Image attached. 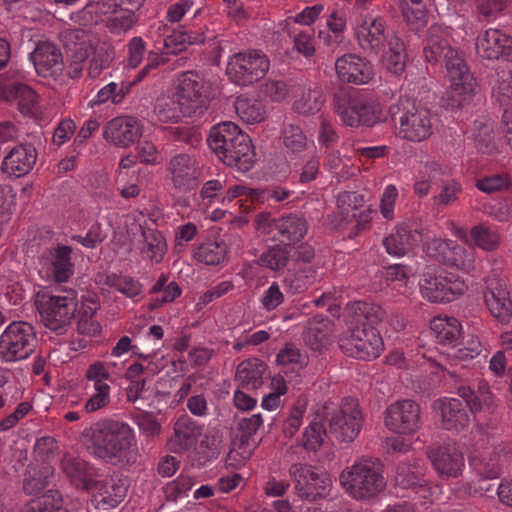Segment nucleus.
Segmentation results:
<instances>
[{
	"instance_id": "obj_1",
	"label": "nucleus",
	"mask_w": 512,
	"mask_h": 512,
	"mask_svg": "<svg viewBox=\"0 0 512 512\" xmlns=\"http://www.w3.org/2000/svg\"><path fill=\"white\" fill-rule=\"evenodd\" d=\"M81 437L87 451L95 458L123 465L137 461V441L127 423L104 419L86 428Z\"/></svg>"
},
{
	"instance_id": "obj_2",
	"label": "nucleus",
	"mask_w": 512,
	"mask_h": 512,
	"mask_svg": "<svg viewBox=\"0 0 512 512\" xmlns=\"http://www.w3.org/2000/svg\"><path fill=\"white\" fill-rule=\"evenodd\" d=\"M424 56L431 63L444 60L452 98L459 104L469 100L476 93L475 78L459 53L451 47L449 33L441 25L434 24L428 29Z\"/></svg>"
},
{
	"instance_id": "obj_3",
	"label": "nucleus",
	"mask_w": 512,
	"mask_h": 512,
	"mask_svg": "<svg viewBox=\"0 0 512 512\" xmlns=\"http://www.w3.org/2000/svg\"><path fill=\"white\" fill-rule=\"evenodd\" d=\"M339 484L345 494L358 502H371L386 489L387 481L381 461L373 457H360L339 475Z\"/></svg>"
},
{
	"instance_id": "obj_4",
	"label": "nucleus",
	"mask_w": 512,
	"mask_h": 512,
	"mask_svg": "<svg viewBox=\"0 0 512 512\" xmlns=\"http://www.w3.org/2000/svg\"><path fill=\"white\" fill-rule=\"evenodd\" d=\"M208 145L227 166L241 172L249 171L254 165L255 152L249 136L230 121L213 126Z\"/></svg>"
},
{
	"instance_id": "obj_5",
	"label": "nucleus",
	"mask_w": 512,
	"mask_h": 512,
	"mask_svg": "<svg viewBox=\"0 0 512 512\" xmlns=\"http://www.w3.org/2000/svg\"><path fill=\"white\" fill-rule=\"evenodd\" d=\"M34 304L44 327L57 335H63L75 317L78 303L73 289H41L34 295Z\"/></svg>"
},
{
	"instance_id": "obj_6",
	"label": "nucleus",
	"mask_w": 512,
	"mask_h": 512,
	"mask_svg": "<svg viewBox=\"0 0 512 512\" xmlns=\"http://www.w3.org/2000/svg\"><path fill=\"white\" fill-rule=\"evenodd\" d=\"M333 107L343 125L353 128L373 127L386 119L384 105L369 94L336 95Z\"/></svg>"
},
{
	"instance_id": "obj_7",
	"label": "nucleus",
	"mask_w": 512,
	"mask_h": 512,
	"mask_svg": "<svg viewBox=\"0 0 512 512\" xmlns=\"http://www.w3.org/2000/svg\"><path fill=\"white\" fill-rule=\"evenodd\" d=\"M317 416L325 418L332 434L340 442H352L360 433L362 413L359 403L354 398H344L340 406L324 403L316 409Z\"/></svg>"
},
{
	"instance_id": "obj_8",
	"label": "nucleus",
	"mask_w": 512,
	"mask_h": 512,
	"mask_svg": "<svg viewBox=\"0 0 512 512\" xmlns=\"http://www.w3.org/2000/svg\"><path fill=\"white\" fill-rule=\"evenodd\" d=\"M253 225L261 235L291 246L300 242L309 228L305 217L295 213L273 218L268 212H260L255 215Z\"/></svg>"
},
{
	"instance_id": "obj_9",
	"label": "nucleus",
	"mask_w": 512,
	"mask_h": 512,
	"mask_svg": "<svg viewBox=\"0 0 512 512\" xmlns=\"http://www.w3.org/2000/svg\"><path fill=\"white\" fill-rule=\"evenodd\" d=\"M399 116L392 111L397 121V134L406 141L419 143L427 140L433 134V119L431 111L423 106H417L407 98H400L396 105Z\"/></svg>"
},
{
	"instance_id": "obj_10",
	"label": "nucleus",
	"mask_w": 512,
	"mask_h": 512,
	"mask_svg": "<svg viewBox=\"0 0 512 512\" xmlns=\"http://www.w3.org/2000/svg\"><path fill=\"white\" fill-rule=\"evenodd\" d=\"M34 327L25 321H13L0 336V359L16 362L28 358L36 347Z\"/></svg>"
},
{
	"instance_id": "obj_11",
	"label": "nucleus",
	"mask_w": 512,
	"mask_h": 512,
	"mask_svg": "<svg viewBox=\"0 0 512 512\" xmlns=\"http://www.w3.org/2000/svg\"><path fill=\"white\" fill-rule=\"evenodd\" d=\"M288 473L294 483L295 492L301 499L313 502L327 495L331 480L326 473L314 466L294 463L289 467Z\"/></svg>"
},
{
	"instance_id": "obj_12",
	"label": "nucleus",
	"mask_w": 512,
	"mask_h": 512,
	"mask_svg": "<svg viewBox=\"0 0 512 512\" xmlns=\"http://www.w3.org/2000/svg\"><path fill=\"white\" fill-rule=\"evenodd\" d=\"M339 346L346 355L366 361L378 358L384 350L383 339L372 325L356 327L340 338Z\"/></svg>"
},
{
	"instance_id": "obj_13",
	"label": "nucleus",
	"mask_w": 512,
	"mask_h": 512,
	"mask_svg": "<svg viewBox=\"0 0 512 512\" xmlns=\"http://www.w3.org/2000/svg\"><path fill=\"white\" fill-rule=\"evenodd\" d=\"M269 59L256 50L233 55L227 64L229 79L238 85H249L262 79L269 70Z\"/></svg>"
},
{
	"instance_id": "obj_14",
	"label": "nucleus",
	"mask_w": 512,
	"mask_h": 512,
	"mask_svg": "<svg viewBox=\"0 0 512 512\" xmlns=\"http://www.w3.org/2000/svg\"><path fill=\"white\" fill-rule=\"evenodd\" d=\"M422 296L432 303H447L463 295L468 289L457 275H435L425 272L419 283Z\"/></svg>"
},
{
	"instance_id": "obj_15",
	"label": "nucleus",
	"mask_w": 512,
	"mask_h": 512,
	"mask_svg": "<svg viewBox=\"0 0 512 512\" xmlns=\"http://www.w3.org/2000/svg\"><path fill=\"white\" fill-rule=\"evenodd\" d=\"M385 426L398 434H413L421 427V409L410 399L396 401L385 410Z\"/></svg>"
},
{
	"instance_id": "obj_16",
	"label": "nucleus",
	"mask_w": 512,
	"mask_h": 512,
	"mask_svg": "<svg viewBox=\"0 0 512 512\" xmlns=\"http://www.w3.org/2000/svg\"><path fill=\"white\" fill-rule=\"evenodd\" d=\"M71 256L72 248L67 245L57 244L45 249L39 256L40 272L54 282H67L74 273Z\"/></svg>"
},
{
	"instance_id": "obj_17",
	"label": "nucleus",
	"mask_w": 512,
	"mask_h": 512,
	"mask_svg": "<svg viewBox=\"0 0 512 512\" xmlns=\"http://www.w3.org/2000/svg\"><path fill=\"white\" fill-rule=\"evenodd\" d=\"M167 171L173 188L178 192H189L199 184V169L193 155H174L168 162Z\"/></svg>"
},
{
	"instance_id": "obj_18",
	"label": "nucleus",
	"mask_w": 512,
	"mask_h": 512,
	"mask_svg": "<svg viewBox=\"0 0 512 512\" xmlns=\"http://www.w3.org/2000/svg\"><path fill=\"white\" fill-rule=\"evenodd\" d=\"M142 136L140 122L132 116H118L106 123L103 138L113 146L129 148Z\"/></svg>"
},
{
	"instance_id": "obj_19",
	"label": "nucleus",
	"mask_w": 512,
	"mask_h": 512,
	"mask_svg": "<svg viewBox=\"0 0 512 512\" xmlns=\"http://www.w3.org/2000/svg\"><path fill=\"white\" fill-rule=\"evenodd\" d=\"M427 456L437 473L446 478L458 477L465 465L462 452L451 442L430 447Z\"/></svg>"
},
{
	"instance_id": "obj_20",
	"label": "nucleus",
	"mask_w": 512,
	"mask_h": 512,
	"mask_svg": "<svg viewBox=\"0 0 512 512\" xmlns=\"http://www.w3.org/2000/svg\"><path fill=\"white\" fill-rule=\"evenodd\" d=\"M386 21L380 16L365 18L355 28V37L360 48L367 55L377 56L387 40Z\"/></svg>"
},
{
	"instance_id": "obj_21",
	"label": "nucleus",
	"mask_w": 512,
	"mask_h": 512,
	"mask_svg": "<svg viewBox=\"0 0 512 512\" xmlns=\"http://www.w3.org/2000/svg\"><path fill=\"white\" fill-rule=\"evenodd\" d=\"M432 408L439 414L441 425L446 430L459 432L470 424V410L457 398L437 399L433 402Z\"/></svg>"
},
{
	"instance_id": "obj_22",
	"label": "nucleus",
	"mask_w": 512,
	"mask_h": 512,
	"mask_svg": "<svg viewBox=\"0 0 512 512\" xmlns=\"http://www.w3.org/2000/svg\"><path fill=\"white\" fill-rule=\"evenodd\" d=\"M203 80L192 71L182 73L179 78L176 96L195 116L202 114L206 105V96L203 92Z\"/></svg>"
},
{
	"instance_id": "obj_23",
	"label": "nucleus",
	"mask_w": 512,
	"mask_h": 512,
	"mask_svg": "<svg viewBox=\"0 0 512 512\" xmlns=\"http://www.w3.org/2000/svg\"><path fill=\"white\" fill-rule=\"evenodd\" d=\"M335 70L341 81L355 85L368 83L374 74L372 66L355 54L339 57L335 62Z\"/></svg>"
},
{
	"instance_id": "obj_24",
	"label": "nucleus",
	"mask_w": 512,
	"mask_h": 512,
	"mask_svg": "<svg viewBox=\"0 0 512 512\" xmlns=\"http://www.w3.org/2000/svg\"><path fill=\"white\" fill-rule=\"evenodd\" d=\"M31 59L36 72L43 77L54 76L62 71V53L52 42H39L31 53Z\"/></svg>"
},
{
	"instance_id": "obj_25",
	"label": "nucleus",
	"mask_w": 512,
	"mask_h": 512,
	"mask_svg": "<svg viewBox=\"0 0 512 512\" xmlns=\"http://www.w3.org/2000/svg\"><path fill=\"white\" fill-rule=\"evenodd\" d=\"M36 160L37 152L32 145L19 144L4 157L1 169L4 173L19 178L32 170Z\"/></svg>"
},
{
	"instance_id": "obj_26",
	"label": "nucleus",
	"mask_w": 512,
	"mask_h": 512,
	"mask_svg": "<svg viewBox=\"0 0 512 512\" xmlns=\"http://www.w3.org/2000/svg\"><path fill=\"white\" fill-rule=\"evenodd\" d=\"M202 434V426L188 415L180 416L174 423V434L169 440L170 449L181 453L193 448Z\"/></svg>"
},
{
	"instance_id": "obj_27",
	"label": "nucleus",
	"mask_w": 512,
	"mask_h": 512,
	"mask_svg": "<svg viewBox=\"0 0 512 512\" xmlns=\"http://www.w3.org/2000/svg\"><path fill=\"white\" fill-rule=\"evenodd\" d=\"M292 93L294 98L292 109L303 116L315 115L326 101L323 90L317 85H298L294 87Z\"/></svg>"
},
{
	"instance_id": "obj_28",
	"label": "nucleus",
	"mask_w": 512,
	"mask_h": 512,
	"mask_svg": "<svg viewBox=\"0 0 512 512\" xmlns=\"http://www.w3.org/2000/svg\"><path fill=\"white\" fill-rule=\"evenodd\" d=\"M119 11L117 0H89L73 17L81 26H95Z\"/></svg>"
},
{
	"instance_id": "obj_29",
	"label": "nucleus",
	"mask_w": 512,
	"mask_h": 512,
	"mask_svg": "<svg viewBox=\"0 0 512 512\" xmlns=\"http://www.w3.org/2000/svg\"><path fill=\"white\" fill-rule=\"evenodd\" d=\"M61 466L63 472L77 488L85 491L97 488V481L95 480L96 471L84 460L65 456L62 459Z\"/></svg>"
},
{
	"instance_id": "obj_30",
	"label": "nucleus",
	"mask_w": 512,
	"mask_h": 512,
	"mask_svg": "<svg viewBox=\"0 0 512 512\" xmlns=\"http://www.w3.org/2000/svg\"><path fill=\"white\" fill-rule=\"evenodd\" d=\"M423 240V235L417 229L408 226H397L395 231L383 240L388 254L401 257L413 250Z\"/></svg>"
},
{
	"instance_id": "obj_31",
	"label": "nucleus",
	"mask_w": 512,
	"mask_h": 512,
	"mask_svg": "<svg viewBox=\"0 0 512 512\" xmlns=\"http://www.w3.org/2000/svg\"><path fill=\"white\" fill-rule=\"evenodd\" d=\"M484 302L497 322L507 325L512 321V300L506 289L501 286L487 288L484 291Z\"/></svg>"
},
{
	"instance_id": "obj_32",
	"label": "nucleus",
	"mask_w": 512,
	"mask_h": 512,
	"mask_svg": "<svg viewBox=\"0 0 512 512\" xmlns=\"http://www.w3.org/2000/svg\"><path fill=\"white\" fill-rule=\"evenodd\" d=\"M395 483L403 489L415 490L423 499L428 498L429 487L424 479L423 467L418 461L413 464H399L396 469Z\"/></svg>"
},
{
	"instance_id": "obj_33",
	"label": "nucleus",
	"mask_w": 512,
	"mask_h": 512,
	"mask_svg": "<svg viewBox=\"0 0 512 512\" xmlns=\"http://www.w3.org/2000/svg\"><path fill=\"white\" fill-rule=\"evenodd\" d=\"M66 46L73 52L75 59L87 60L100 38L93 32L84 29H72L65 32Z\"/></svg>"
},
{
	"instance_id": "obj_34",
	"label": "nucleus",
	"mask_w": 512,
	"mask_h": 512,
	"mask_svg": "<svg viewBox=\"0 0 512 512\" xmlns=\"http://www.w3.org/2000/svg\"><path fill=\"white\" fill-rule=\"evenodd\" d=\"M344 314L350 322L366 321L369 325L380 323L386 316L385 310L380 305L360 300L347 303Z\"/></svg>"
},
{
	"instance_id": "obj_35",
	"label": "nucleus",
	"mask_w": 512,
	"mask_h": 512,
	"mask_svg": "<svg viewBox=\"0 0 512 512\" xmlns=\"http://www.w3.org/2000/svg\"><path fill=\"white\" fill-rule=\"evenodd\" d=\"M267 365L258 358L242 361L236 369V380L247 389H258L263 384Z\"/></svg>"
},
{
	"instance_id": "obj_36",
	"label": "nucleus",
	"mask_w": 512,
	"mask_h": 512,
	"mask_svg": "<svg viewBox=\"0 0 512 512\" xmlns=\"http://www.w3.org/2000/svg\"><path fill=\"white\" fill-rule=\"evenodd\" d=\"M457 394L465 401L471 413L476 414L482 410L493 412L496 404L489 387L486 384L480 385L478 395L469 387L461 385L457 388Z\"/></svg>"
},
{
	"instance_id": "obj_37",
	"label": "nucleus",
	"mask_w": 512,
	"mask_h": 512,
	"mask_svg": "<svg viewBox=\"0 0 512 512\" xmlns=\"http://www.w3.org/2000/svg\"><path fill=\"white\" fill-rule=\"evenodd\" d=\"M507 35L499 29H488L477 38V52L487 59L504 57Z\"/></svg>"
},
{
	"instance_id": "obj_38",
	"label": "nucleus",
	"mask_w": 512,
	"mask_h": 512,
	"mask_svg": "<svg viewBox=\"0 0 512 512\" xmlns=\"http://www.w3.org/2000/svg\"><path fill=\"white\" fill-rule=\"evenodd\" d=\"M154 113L163 123L177 122L183 116H194L191 109L187 108L176 95L159 97L154 106Z\"/></svg>"
},
{
	"instance_id": "obj_39",
	"label": "nucleus",
	"mask_w": 512,
	"mask_h": 512,
	"mask_svg": "<svg viewBox=\"0 0 512 512\" xmlns=\"http://www.w3.org/2000/svg\"><path fill=\"white\" fill-rule=\"evenodd\" d=\"M193 258L208 266L221 265L227 261L228 246L224 241L207 240L195 248Z\"/></svg>"
},
{
	"instance_id": "obj_40",
	"label": "nucleus",
	"mask_w": 512,
	"mask_h": 512,
	"mask_svg": "<svg viewBox=\"0 0 512 512\" xmlns=\"http://www.w3.org/2000/svg\"><path fill=\"white\" fill-rule=\"evenodd\" d=\"M144 259L160 263L167 251V244L163 234L157 230L147 229L142 231V241L139 247Z\"/></svg>"
},
{
	"instance_id": "obj_41",
	"label": "nucleus",
	"mask_w": 512,
	"mask_h": 512,
	"mask_svg": "<svg viewBox=\"0 0 512 512\" xmlns=\"http://www.w3.org/2000/svg\"><path fill=\"white\" fill-rule=\"evenodd\" d=\"M431 333L439 344L452 345L461 334L458 320L454 317H435L430 323Z\"/></svg>"
},
{
	"instance_id": "obj_42",
	"label": "nucleus",
	"mask_w": 512,
	"mask_h": 512,
	"mask_svg": "<svg viewBox=\"0 0 512 512\" xmlns=\"http://www.w3.org/2000/svg\"><path fill=\"white\" fill-rule=\"evenodd\" d=\"M445 266L470 273L476 269V251L453 241Z\"/></svg>"
},
{
	"instance_id": "obj_43",
	"label": "nucleus",
	"mask_w": 512,
	"mask_h": 512,
	"mask_svg": "<svg viewBox=\"0 0 512 512\" xmlns=\"http://www.w3.org/2000/svg\"><path fill=\"white\" fill-rule=\"evenodd\" d=\"M293 250L290 244H274L261 255L260 264L273 271L284 269L292 259Z\"/></svg>"
},
{
	"instance_id": "obj_44",
	"label": "nucleus",
	"mask_w": 512,
	"mask_h": 512,
	"mask_svg": "<svg viewBox=\"0 0 512 512\" xmlns=\"http://www.w3.org/2000/svg\"><path fill=\"white\" fill-rule=\"evenodd\" d=\"M317 278V269L313 266H303L289 273L284 278L285 288L292 294H299L312 286Z\"/></svg>"
},
{
	"instance_id": "obj_45",
	"label": "nucleus",
	"mask_w": 512,
	"mask_h": 512,
	"mask_svg": "<svg viewBox=\"0 0 512 512\" xmlns=\"http://www.w3.org/2000/svg\"><path fill=\"white\" fill-rule=\"evenodd\" d=\"M363 204L364 197L357 192L344 191L339 193L337 196L339 225L343 227L348 225L351 218H356L357 212Z\"/></svg>"
},
{
	"instance_id": "obj_46",
	"label": "nucleus",
	"mask_w": 512,
	"mask_h": 512,
	"mask_svg": "<svg viewBox=\"0 0 512 512\" xmlns=\"http://www.w3.org/2000/svg\"><path fill=\"white\" fill-rule=\"evenodd\" d=\"M329 321L321 316L309 319L303 333L305 343L311 349L320 350L327 340Z\"/></svg>"
},
{
	"instance_id": "obj_47",
	"label": "nucleus",
	"mask_w": 512,
	"mask_h": 512,
	"mask_svg": "<svg viewBox=\"0 0 512 512\" xmlns=\"http://www.w3.org/2000/svg\"><path fill=\"white\" fill-rule=\"evenodd\" d=\"M470 238L474 245L486 252H492L498 249L501 242L499 232L488 225L479 224L470 229Z\"/></svg>"
},
{
	"instance_id": "obj_48",
	"label": "nucleus",
	"mask_w": 512,
	"mask_h": 512,
	"mask_svg": "<svg viewBox=\"0 0 512 512\" xmlns=\"http://www.w3.org/2000/svg\"><path fill=\"white\" fill-rule=\"evenodd\" d=\"M115 50L109 43L100 40L90 55L88 74L91 78L98 77L102 70L113 62Z\"/></svg>"
},
{
	"instance_id": "obj_49",
	"label": "nucleus",
	"mask_w": 512,
	"mask_h": 512,
	"mask_svg": "<svg viewBox=\"0 0 512 512\" xmlns=\"http://www.w3.org/2000/svg\"><path fill=\"white\" fill-rule=\"evenodd\" d=\"M234 108L239 118L248 124L260 123L265 118L262 104L244 96L236 99Z\"/></svg>"
},
{
	"instance_id": "obj_50",
	"label": "nucleus",
	"mask_w": 512,
	"mask_h": 512,
	"mask_svg": "<svg viewBox=\"0 0 512 512\" xmlns=\"http://www.w3.org/2000/svg\"><path fill=\"white\" fill-rule=\"evenodd\" d=\"M136 82H110L102 87L94 100V104H103L111 101L113 104H120L130 93L132 86Z\"/></svg>"
},
{
	"instance_id": "obj_51",
	"label": "nucleus",
	"mask_w": 512,
	"mask_h": 512,
	"mask_svg": "<svg viewBox=\"0 0 512 512\" xmlns=\"http://www.w3.org/2000/svg\"><path fill=\"white\" fill-rule=\"evenodd\" d=\"M84 389L88 396L84 404L85 412L94 413L103 408H106L110 404V385H85Z\"/></svg>"
},
{
	"instance_id": "obj_52",
	"label": "nucleus",
	"mask_w": 512,
	"mask_h": 512,
	"mask_svg": "<svg viewBox=\"0 0 512 512\" xmlns=\"http://www.w3.org/2000/svg\"><path fill=\"white\" fill-rule=\"evenodd\" d=\"M325 418L316 417L310 421L303 432L302 446L308 451L316 452L323 445L326 430L323 425Z\"/></svg>"
},
{
	"instance_id": "obj_53",
	"label": "nucleus",
	"mask_w": 512,
	"mask_h": 512,
	"mask_svg": "<svg viewBox=\"0 0 512 512\" xmlns=\"http://www.w3.org/2000/svg\"><path fill=\"white\" fill-rule=\"evenodd\" d=\"M53 475L54 470L50 466H43L38 470H31L24 478L23 490L28 495L37 494L48 486Z\"/></svg>"
},
{
	"instance_id": "obj_54",
	"label": "nucleus",
	"mask_w": 512,
	"mask_h": 512,
	"mask_svg": "<svg viewBox=\"0 0 512 512\" xmlns=\"http://www.w3.org/2000/svg\"><path fill=\"white\" fill-rule=\"evenodd\" d=\"M283 145L292 154H299L308 147V139L298 125L287 124L282 131Z\"/></svg>"
},
{
	"instance_id": "obj_55",
	"label": "nucleus",
	"mask_w": 512,
	"mask_h": 512,
	"mask_svg": "<svg viewBox=\"0 0 512 512\" xmlns=\"http://www.w3.org/2000/svg\"><path fill=\"white\" fill-rule=\"evenodd\" d=\"M106 284L127 298L134 299L142 294V284L128 275H108L106 278Z\"/></svg>"
},
{
	"instance_id": "obj_56",
	"label": "nucleus",
	"mask_w": 512,
	"mask_h": 512,
	"mask_svg": "<svg viewBox=\"0 0 512 512\" xmlns=\"http://www.w3.org/2000/svg\"><path fill=\"white\" fill-rule=\"evenodd\" d=\"M205 37L200 33L175 31L164 40V47L169 53L176 54L185 50L189 45L203 43Z\"/></svg>"
},
{
	"instance_id": "obj_57",
	"label": "nucleus",
	"mask_w": 512,
	"mask_h": 512,
	"mask_svg": "<svg viewBox=\"0 0 512 512\" xmlns=\"http://www.w3.org/2000/svg\"><path fill=\"white\" fill-rule=\"evenodd\" d=\"M99 307L98 301L93 297L83 299L77 323V329L81 334H91L98 329V324L92 320V317Z\"/></svg>"
},
{
	"instance_id": "obj_58",
	"label": "nucleus",
	"mask_w": 512,
	"mask_h": 512,
	"mask_svg": "<svg viewBox=\"0 0 512 512\" xmlns=\"http://www.w3.org/2000/svg\"><path fill=\"white\" fill-rule=\"evenodd\" d=\"M454 240L438 237L427 238L423 242V252L433 261L445 265Z\"/></svg>"
},
{
	"instance_id": "obj_59",
	"label": "nucleus",
	"mask_w": 512,
	"mask_h": 512,
	"mask_svg": "<svg viewBox=\"0 0 512 512\" xmlns=\"http://www.w3.org/2000/svg\"><path fill=\"white\" fill-rule=\"evenodd\" d=\"M276 362L280 366H295L303 368L308 364V356L302 353L294 343H286L276 355Z\"/></svg>"
},
{
	"instance_id": "obj_60",
	"label": "nucleus",
	"mask_w": 512,
	"mask_h": 512,
	"mask_svg": "<svg viewBox=\"0 0 512 512\" xmlns=\"http://www.w3.org/2000/svg\"><path fill=\"white\" fill-rule=\"evenodd\" d=\"M461 186L455 180H450L444 184L439 194L432 198V203L437 211L454 204L458 199Z\"/></svg>"
},
{
	"instance_id": "obj_61",
	"label": "nucleus",
	"mask_w": 512,
	"mask_h": 512,
	"mask_svg": "<svg viewBox=\"0 0 512 512\" xmlns=\"http://www.w3.org/2000/svg\"><path fill=\"white\" fill-rule=\"evenodd\" d=\"M16 98H19V109L22 114L35 116L39 112V96L27 85L21 84Z\"/></svg>"
},
{
	"instance_id": "obj_62",
	"label": "nucleus",
	"mask_w": 512,
	"mask_h": 512,
	"mask_svg": "<svg viewBox=\"0 0 512 512\" xmlns=\"http://www.w3.org/2000/svg\"><path fill=\"white\" fill-rule=\"evenodd\" d=\"M511 185V179L507 174H495L478 179L476 187L487 194L506 190Z\"/></svg>"
},
{
	"instance_id": "obj_63",
	"label": "nucleus",
	"mask_w": 512,
	"mask_h": 512,
	"mask_svg": "<svg viewBox=\"0 0 512 512\" xmlns=\"http://www.w3.org/2000/svg\"><path fill=\"white\" fill-rule=\"evenodd\" d=\"M137 18L135 14L125 11H118L115 16H111L106 21L108 30L116 35L127 33L136 24Z\"/></svg>"
},
{
	"instance_id": "obj_64",
	"label": "nucleus",
	"mask_w": 512,
	"mask_h": 512,
	"mask_svg": "<svg viewBox=\"0 0 512 512\" xmlns=\"http://www.w3.org/2000/svg\"><path fill=\"white\" fill-rule=\"evenodd\" d=\"M493 94L501 105L512 108V70L499 77Z\"/></svg>"
}]
</instances>
